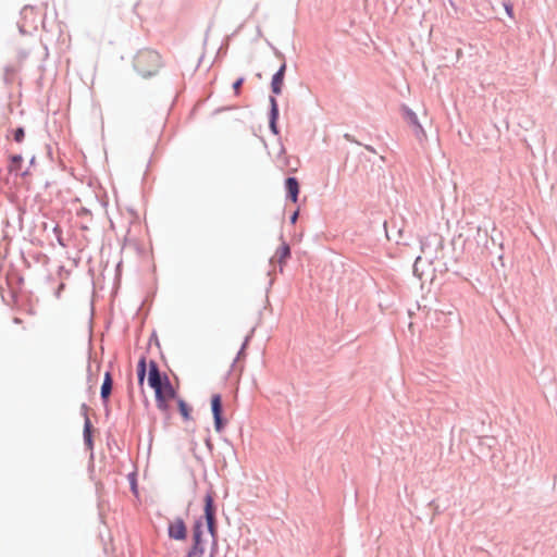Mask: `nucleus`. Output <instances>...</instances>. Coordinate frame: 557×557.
<instances>
[{
  "mask_svg": "<svg viewBox=\"0 0 557 557\" xmlns=\"http://www.w3.org/2000/svg\"><path fill=\"white\" fill-rule=\"evenodd\" d=\"M284 78L282 74L274 73L271 78V95L269 97V129L274 136L280 135V128L277 125L280 119V108L276 97L282 94L284 86Z\"/></svg>",
  "mask_w": 557,
  "mask_h": 557,
  "instance_id": "obj_1",
  "label": "nucleus"
},
{
  "mask_svg": "<svg viewBox=\"0 0 557 557\" xmlns=\"http://www.w3.org/2000/svg\"><path fill=\"white\" fill-rule=\"evenodd\" d=\"M133 65L140 76L149 78L156 75L161 66V55L151 49L140 50L135 55Z\"/></svg>",
  "mask_w": 557,
  "mask_h": 557,
  "instance_id": "obj_2",
  "label": "nucleus"
},
{
  "mask_svg": "<svg viewBox=\"0 0 557 557\" xmlns=\"http://www.w3.org/2000/svg\"><path fill=\"white\" fill-rule=\"evenodd\" d=\"M195 520H200L201 530H203V527L206 525L207 532L211 536V541H213V539H218L216 505L212 491H208L206 493L203 497V513Z\"/></svg>",
  "mask_w": 557,
  "mask_h": 557,
  "instance_id": "obj_3",
  "label": "nucleus"
},
{
  "mask_svg": "<svg viewBox=\"0 0 557 557\" xmlns=\"http://www.w3.org/2000/svg\"><path fill=\"white\" fill-rule=\"evenodd\" d=\"M206 550V541L203 530H201L200 520H195L191 527V545L187 550L186 557H202Z\"/></svg>",
  "mask_w": 557,
  "mask_h": 557,
  "instance_id": "obj_4",
  "label": "nucleus"
},
{
  "mask_svg": "<svg viewBox=\"0 0 557 557\" xmlns=\"http://www.w3.org/2000/svg\"><path fill=\"white\" fill-rule=\"evenodd\" d=\"M211 412L213 417V426L215 432L221 433L226 424L227 420L224 417V407L221 394H213L210 399Z\"/></svg>",
  "mask_w": 557,
  "mask_h": 557,
  "instance_id": "obj_5",
  "label": "nucleus"
},
{
  "mask_svg": "<svg viewBox=\"0 0 557 557\" xmlns=\"http://www.w3.org/2000/svg\"><path fill=\"white\" fill-rule=\"evenodd\" d=\"M89 407L86 403H83L81 405V414L84 418V428H83V440L84 445L87 449H89L92 453L94 449V426L88 416ZM94 455L91 454V457Z\"/></svg>",
  "mask_w": 557,
  "mask_h": 557,
  "instance_id": "obj_6",
  "label": "nucleus"
},
{
  "mask_svg": "<svg viewBox=\"0 0 557 557\" xmlns=\"http://www.w3.org/2000/svg\"><path fill=\"white\" fill-rule=\"evenodd\" d=\"M168 536L173 541H186L188 536V530L185 520L182 517H175L168 524Z\"/></svg>",
  "mask_w": 557,
  "mask_h": 557,
  "instance_id": "obj_7",
  "label": "nucleus"
},
{
  "mask_svg": "<svg viewBox=\"0 0 557 557\" xmlns=\"http://www.w3.org/2000/svg\"><path fill=\"white\" fill-rule=\"evenodd\" d=\"M113 388V376L110 370L104 372L103 381L100 387V399L104 406L107 414L109 413V401Z\"/></svg>",
  "mask_w": 557,
  "mask_h": 557,
  "instance_id": "obj_8",
  "label": "nucleus"
},
{
  "mask_svg": "<svg viewBox=\"0 0 557 557\" xmlns=\"http://www.w3.org/2000/svg\"><path fill=\"white\" fill-rule=\"evenodd\" d=\"M284 187L286 191V199L292 201L293 203H296L299 198L300 193V185L299 181L295 176H288L285 178Z\"/></svg>",
  "mask_w": 557,
  "mask_h": 557,
  "instance_id": "obj_9",
  "label": "nucleus"
},
{
  "mask_svg": "<svg viewBox=\"0 0 557 557\" xmlns=\"http://www.w3.org/2000/svg\"><path fill=\"white\" fill-rule=\"evenodd\" d=\"M401 111L404 119L413 127V132L417 137H419L420 134L424 135V129L419 122L417 113L406 104H403Z\"/></svg>",
  "mask_w": 557,
  "mask_h": 557,
  "instance_id": "obj_10",
  "label": "nucleus"
},
{
  "mask_svg": "<svg viewBox=\"0 0 557 557\" xmlns=\"http://www.w3.org/2000/svg\"><path fill=\"white\" fill-rule=\"evenodd\" d=\"M23 163V157L22 154L17 153V154H12L10 156V164H9V172L11 174H14V175H20V176H26L28 174V171H24L22 172L21 171V165Z\"/></svg>",
  "mask_w": 557,
  "mask_h": 557,
  "instance_id": "obj_11",
  "label": "nucleus"
},
{
  "mask_svg": "<svg viewBox=\"0 0 557 557\" xmlns=\"http://www.w3.org/2000/svg\"><path fill=\"white\" fill-rule=\"evenodd\" d=\"M157 408L164 414L165 420L171 418V408L169 401L171 399L164 398L160 392L154 395Z\"/></svg>",
  "mask_w": 557,
  "mask_h": 557,
  "instance_id": "obj_12",
  "label": "nucleus"
},
{
  "mask_svg": "<svg viewBox=\"0 0 557 557\" xmlns=\"http://www.w3.org/2000/svg\"><path fill=\"white\" fill-rule=\"evenodd\" d=\"M136 374L138 385L143 388L145 379L147 376V359L145 356H141L137 362Z\"/></svg>",
  "mask_w": 557,
  "mask_h": 557,
  "instance_id": "obj_13",
  "label": "nucleus"
},
{
  "mask_svg": "<svg viewBox=\"0 0 557 557\" xmlns=\"http://www.w3.org/2000/svg\"><path fill=\"white\" fill-rule=\"evenodd\" d=\"M276 256H277V261L278 263L282 265L286 262L287 259L290 258L292 256V250H290V246L288 243H286L285 240L282 242V244L280 245V247L277 248L276 250Z\"/></svg>",
  "mask_w": 557,
  "mask_h": 557,
  "instance_id": "obj_14",
  "label": "nucleus"
},
{
  "mask_svg": "<svg viewBox=\"0 0 557 557\" xmlns=\"http://www.w3.org/2000/svg\"><path fill=\"white\" fill-rule=\"evenodd\" d=\"M170 380L169 375L165 372H160L156 375L154 381H148V386L154 391H159L162 386L168 383Z\"/></svg>",
  "mask_w": 557,
  "mask_h": 557,
  "instance_id": "obj_15",
  "label": "nucleus"
},
{
  "mask_svg": "<svg viewBox=\"0 0 557 557\" xmlns=\"http://www.w3.org/2000/svg\"><path fill=\"white\" fill-rule=\"evenodd\" d=\"M176 404H177L178 412L182 416L183 420L184 421L191 420V411H193V409L188 405V403L180 397V398L176 399Z\"/></svg>",
  "mask_w": 557,
  "mask_h": 557,
  "instance_id": "obj_16",
  "label": "nucleus"
},
{
  "mask_svg": "<svg viewBox=\"0 0 557 557\" xmlns=\"http://www.w3.org/2000/svg\"><path fill=\"white\" fill-rule=\"evenodd\" d=\"M159 392L161 393V395L164 397V398H168V399H177L180 398L178 397V394H177V391L174 388V386L172 385V382L169 381L168 383H165L162 388L159 389ZM154 395H158V391L154 393Z\"/></svg>",
  "mask_w": 557,
  "mask_h": 557,
  "instance_id": "obj_17",
  "label": "nucleus"
},
{
  "mask_svg": "<svg viewBox=\"0 0 557 557\" xmlns=\"http://www.w3.org/2000/svg\"><path fill=\"white\" fill-rule=\"evenodd\" d=\"M161 370L159 368V364L156 360L151 359L148 363V376L147 381H154V377L158 373H160Z\"/></svg>",
  "mask_w": 557,
  "mask_h": 557,
  "instance_id": "obj_18",
  "label": "nucleus"
},
{
  "mask_svg": "<svg viewBox=\"0 0 557 557\" xmlns=\"http://www.w3.org/2000/svg\"><path fill=\"white\" fill-rule=\"evenodd\" d=\"M25 138V128L23 126H18L13 131V139L16 143H22Z\"/></svg>",
  "mask_w": 557,
  "mask_h": 557,
  "instance_id": "obj_19",
  "label": "nucleus"
},
{
  "mask_svg": "<svg viewBox=\"0 0 557 557\" xmlns=\"http://www.w3.org/2000/svg\"><path fill=\"white\" fill-rule=\"evenodd\" d=\"M244 83H245V76H239L237 79L234 81L232 88L236 96H238L240 94V88Z\"/></svg>",
  "mask_w": 557,
  "mask_h": 557,
  "instance_id": "obj_20",
  "label": "nucleus"
},
{
  "mask_svg": "<svg viewBox=\"0 0 557 557\" xmlns=\"http://www.w3.org/2000/svg\"><path fill=\"white\" fill-rule=\"evenodd\" d=\"M249 339H250V335L246 336V338H245V341H244V343H243V345H242L240 349H239V350H238V352H237L236 358L233 360V366H234V364L236 363V361L240 358V356H243V355H244L245 348H246V346L248 345Z\"/></svg>",
  "mask_w": 557,
  "mask_h": 557,
  "instance_id": "obj_21",
  "label": "nucleus"
},
{
  "mask_svg": "<svg viewBox=\"0 0 557 557\" xmlns=\"http://www.w3.org/2000/svg\"><path fill=\"white\" fill-rule=\"evenodd\" d=\"M128 479H129V484H131V490L133 493H137V480H136V473H131L128 475Z\"/></svg>",
  "mask_w": 557,
  "mask_h": 557,
  "instance_id": "obj_22",
  "label": "nucleus"
},
{
  "mask_svg": "<svg viewBox=\"0 0 557 557\" xmlns=\"http://www.w3.org/2000/svg\"><path fill=\"white\" fill-rule=\"evenodd\" d=\"M58 274L61 278H67L71 274L70 270L65 269L64 265H60L58 269Z\"/></svg>",
  "mask_w": 557,
  "mask_h": 557,
  "instance_id": "obj_23",
  "label": "nucleus"
},
{
  "mask_svg": "<svg viewBox=\"0 0 557 557\" xmlns=\"http://www.w3.org/2000/svg\"><path fill=\"white\" fill-rule=\"evenodd\" d=\"M218 549H219V541H218V539H213V541H211V544H210V554L216 555Z\"/></svg>",
  "mask_w": 557,
  "mask_h": 557,
  "instance_id": "obj_24",
  "label": "nucleus"
},
{
  "mask_svg": "<svg viewBox=\"0 0 557 557\" xmlns=\"http://www.w3.org/2000/svg\"><path fill=\"white\" fill-rule=\"evenodd\" d=\"M506 14L509 17H513V5L510 2H504Z\"/></svg>",
  "mask_w": 557,
  "mask_h": 557,
  "instance_id": "obj_25",
  "label": "nucleus"
},
{
  "mask_svg": "<svg viewBox=\"0 0 557 557\" xmlns=\"http://www.w3.org/2000/svg\"><path fill=\"white\" fill-rule=\"evenodd\" d=\"M286 69H287V64H286V61L283 60L282 64L280 65V67L277 69V71L275 72L276 74H282L283 76H285L286 74Z\"/></svg>",
  "mask_w": 557,
  "mask_h": 557,
  "instance_id": "obj_26",
  "label": "nucleus"
},
{
  "mask_svg": "<svg viewBox=\"0 0 557 557\" xmlns=\"http://www.w3.org/2000/svg\"><path fill=\"white\" fill-rule=\"evenodd\" d=\"M286 69H287V64H286V61L283 60L282 64L280 65V67L277 69V71L275 72L276 74H282L283 76H285L286 74Z\"/></svg>",
  "mask_w": 557,
  "mask_h": 557,
  "instance_id": "obj_27",
  "label": "nucleus"
},
{
  "mask_svg": "<svg viewBox=\"0 0 557 557\" xmlns=\"http://www.w3.org/2000/svg\"><path fill=\"white\" fill-rule=\"evenodd\" d=\"M299 216V210H295L290 215H289V222L290 224H295L297 222V219Z\"/></svg>",
  "mask_w": 557,
  "mask_h": 557,
  "instance_id": "obj_28",
  "label": "nucleus"
},
{
  "mask_svg": "<svg viewBox=\"0 0 557 557\" xmlns=\"http://www.w3.org/2000/svg\"><path fill=\"white\" fill-rule=\"evenodd\" d=\"M65 288V284L64 283H60L58 288L55 289L54 292V295L57 298H60L61 297V293L62 290Z\"/></svg>",
  "mask_w": 557,
  "mask_h": 557,
  "instance_id": "obj_29",
  "label": "nucleus"
},
{
  "mask_svg": "<svg viewBox=\"0 0 557 557\" xmlns=\"http://www.w3.org/2000/svg\"><path fill=\"white\" fill-rule=\"evenodd\" d=\"M420 261H421V257L419 256V257L416 258V261L413 263V274L417 275V276H420L419 273H418L419 272L418 263Z\"/></svg>",
  "mask_w": 557,
  "mask_h": 557,
  "instance_id": "obj_30",
  "label": "nucleus"
},
{
  "mask_svg": "<svg viewBox=\"0 0 557 557\" xmlns=\"http://www.w3.org/2000/svg\"><path fill=\"white\" fill-rule=\"evenodd\" d=\"M205 444L207 446V448L209 449V451L211 453L213 450V444L211 442V438L210 436H208L206 440H205Z\"/></svg>",
  "mask_w": 557,
  "mask_h": 557,
  "instance_id": "obj_31",
  "label": "nucleus"
},
{
  "mask_svg": "<svg viewBox=\"0 0 557 557\" xmlns=\"http://www.w3.org/2000/svg\"><path fill=\"white\" fill-rule=\"evenodd\" d=\"M344 137H345L347 140L351 141V143H355V144H357V145H359V146H362V144H361L360 141L356 140V139H355L352 136H350L349 134H345V136H344Z\"/></svg>",
  "mask_w": 557,
  "mask_h": 557,
  "instance_id": "obj_32",
  "label": "nucleus"
},
{
  "mask_svg": "<svg viewBox=\"0 0 557 557\" xmlns=\"http://www.w3.org/2000/svg\"><path fill=\"white\" fill-rule=\"evenodd\" d=\"M13 73H14V69L11 65H7L4 67V74L9 75V74H13Z\"/></svg>",
  "mask_w": 557,
  "mask_h": 557,
  "instance_id": "obj_33",
  "label": "nucleus"
},
{
  "mask_svg": "<svg viewBox=\"0 0 557 557\" xmlns=\"http://www.w3.org/2000/svg\"><path fill=\"white\" fill-rule=\"evenodd\" d=\"M362 146H363V147L366 148V150H368L369 152H371V153H376V150H375V148H374L373 146H371V145H362Z\"/></svg>",
  "mask_w": 557,
  "mask_h": 557,
  "instance_id": "obj_34",
  "label": "nucleus"
},
{
  "mask_svg": "<svg viewBox=\"0 0 557 557\" xmlns=\"http://www.w3.org/2000/svg\"><path fill=\"white\" fill-rule=\"evenodd\" d=\"M272 49H273V51H274V53H275V55H276V57H278V58H281V59L285 60L284 54H283L282 52H280L275 47H272Z\"/></svg>",
  "mask_w": 557,
  "mask_h": 557,
  "instance_id": "obj_35",
  "label": "nucleus"
},
{
  "mask_svg": "<svg viewBox=\"0 0 557 557\" xmlns=\"http://www.w3.org/2000/svg\"><path fill=\"white\" fill-rule=\"evenodd\" d=\"M272 49H273V51H274V53H275V55H276V57H278V58H281V59L285 60L284 54H283L282 52H280L275 47H272Z\"/></svg>",
  "mask_w": 557,
  "mask_h": 557,
  "instance_id": "obj_36",
  "label": "nucleus"
},
{
  "mask_svg": "<svg viewBox=\"0 0 557 557\" xmlns=\"http://www.w3.org/2000/svg\"><path fill=\"white\" fill-rule=\"evenodd\" d=\"M3 81L7 85L11 84V79H10L9 75H7V74H4Z\"/></svg>",
  "mask_w": 557,
  "mask_h": 557,
  "instance_id": "obj_37",
  "label": "nucleus"
},
{
  "mask_svg": "<svg viewBox=\"0 0 557 557\" xmlns=\"http://www.w3.org/2000/svg\"><path fill=\"white\" fill-rule=\"evenodd\" d=\"M58 243H59L61 246H63V247L65 246V244H64V242H63V239H62L61 235H58Z\"/></svg>",
  "mask_w": 557,
  "mask_h": 557,
  "instance_id": "obj_38",
  "label": "nucleus"
},
{
  "mask_svg": "<svg viewBox=\"0 0 557 557\" xmlns=\"http://www.w3.org/2000/svg\"><path fill=\"white\" fill-rule=\"evenodd\" d=\"M498 260L500 261L502 265H504V262H503L504 261V256H503V253H500L498 256Z\"/></svg>",
  "mask_w": 557,
  "mask_h": 557,
  "instance_id": "obj_39",
  "label": "nucleus"
},
{
  "mask_svg": "<svg viewBox=\"0 0 557 557\" xmlns=\"http://www.w3.org/2000/svg\"><path fill=\"white\" fill-rule=\"evenodd\" d=\"M53 231H54V232H59V233L61 234V231H60V228H59V226H58V225H55V226H54Z\"/></svg>",
  "mask_w": 557,
  "mask_h": 557,
  "instance_id": "obj_40",
  "label": "nucleus"
},
{
  "mask_svg": "<svg viewBox=\"0 0 557 557\" xmlns=\"http://www.w3.org/2000/svg\"><path fill=\"white\" fill-rule=\"evenodd\" d=\"M82 212H83V213H88V212H89V210H87V209L83 208V209H82Z\"/></svg>",
  "mask_w": 557,
  "mask_h": 557,
  "instance_id": "obj_41",
  "label": "nucleus"
},
{
  "mask_svg": "<svg viewBox=\"0 0 557 557\" xmlns=\"http://www.w3.org/2000/svg\"><path fill=\"white\" fill-rule=\"evenodd\" d=\"M34 162H35V156L32 157L30 164H33Z\"/></svg>",
  "mask_w": 557,
  "mask_h": 557,
  "instance_id": "obj_42",
  "label": "nucleus"
},
{
  "mask_svg": "<svg viewBox=\"0 0 557 557\" xmlns=\"http://www.w3.org/2000/svg\"><path fill=\"white\" fill-rule=\"evenodd\" d=\"M145 405L148 406L149 405V400L146 398L145 399Z\"/></svg>",
  "mask_w": 557,
  "mask_h": 557,
  "instance_id": "obj_43",
  "label": "nucleus"
},
{
  "mask_svg": "<svg viewBox=\"0 0 557 557\" xmlns=\"http://www.w3.org/2000/svg\"><path fill=\"white\" fill-rule=\"evenodd\" d=\"M209 557H215V555H211V554H210V555H209Z\"/></svg>",
  "mask_w": 557,
  "mask_h": 557,
  "instance_id": "obj_44",
  "label": "nucleus"
}]
</instances>
